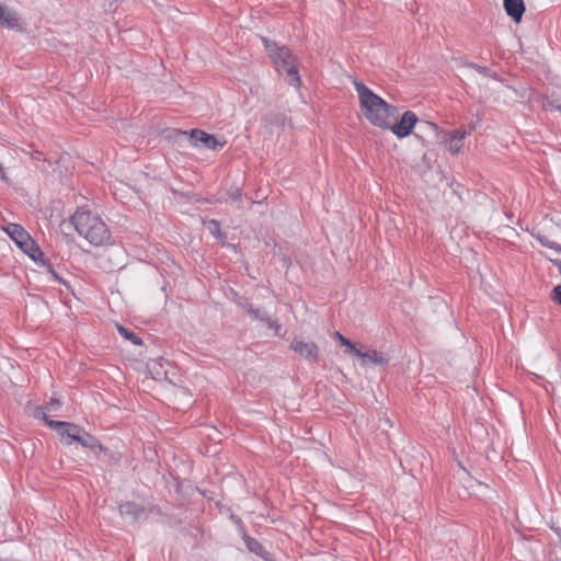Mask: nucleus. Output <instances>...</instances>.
I'll use <instances>...</instances> for the list:
<instances>
[{
  "mask_svg": "<svg viewBox=\"0 0 561 561\" xmlns=\"http://www.w3.org/2000/svg\"><path fill=\"white\" fill-rule=\"evenodd\" d=\"M474 129V124H471L470 131Z\"/></svg>",
  "mask_w": 561,
  "mask_h": 561,
  "instance_id": "nucleus-35",
  "label": "nucleus"
},
{
  "mask_svg": "<svg viewBox=\"0 0 561 561\" xmlns=\"http://www.w3.org/2000/svg\"><path fill=\"white\" fill-rule=\"evenodd\" d=\"M190 141L193 146H203L208 149H216L218 146H224V142H219L214 135H209L201 129L191 130Z\"/></svg>",
  "mask_w": 561,
  "mask_h": 561,
  "instance_id": "nucleus-8",
  "label": "nucleus"
},
{
  "mask_svg": "<svg viewBox=\"0 0 561 561\" xmlns=\"http://www.w3.org/2000/svg\"><path fill=\"white\" fill-rule=\"evenodd\" d=\"M255 545H257V541H254V545L249 543L250 550H253V548H255Z\"/></svg>",
  "mask_w": 561,
  "mask_h": 561,
  "instance_id": "nucleus-33",
  "label": "nucleus"
},
{
  "mask_svg": "<svg viewBox=\"0 0 561 561\" xmlns=\"http://www.w3.org/2000/svg\"><path fill=\"white\" fill-rule=\"evenodd\" d=\"M204 225L207 227L208 231L219 240L225 239V234L221 232L220 222L216 219L204 220Z\"/></svg>",
  "mask_w": 561,
  "mask_h": 561,
  "instance_id": "nucleus-17",
  "label": "nucleus"
},
{
  "mask_svg": "<svg viewBox=\"0 0 561 561\" xmlns=\"http://www.w3.org/2000/svg\"><path fill=\"white\" fill-rule=\"evenodd\" d=\"M255 545H257V541H254V545L249 543L250 550H253V548H255Z\"/></svg>",
  "mask_w": 561,
  "mask_h": 561,
  "instance_id": "nucleus-32",
  "label": "nucleus"
},
{
  "mask_svg": "<svg viewBox=\"0 0 561 561\" xmlns=\"http://www.w3.org/2000/svg\"><path fill=\"white\" fill-rule=\"evenodd\" d=\"M24 253H26L34 262L41 263L44 266L48 267V271L51 273L55 279L59 280V277L51 268V266L44 259V253L39 249V247L35 243V241L30 237L22 245L19 247Z\"/></svg>",
  "mask_w": 561,
  "mask_h": 561,
  "instance_id": "nucleus-7",
  "label": "nucleus"
},
{
  "mask_svg": "<svg viewBox=\"0 0 561 561\" xmlns=\"http://www.w3.org/2000/svg\"><path fill=\"white\" fill-rule=\"evenodd\" d=\"M271 329H274V330H275V332H276V334H278V331H279V330H277V329H276V325H273Z\"/></svg>",
  "mask_w": 561,
  "mask_h": 561,
  "instance_id": "nucleus-34",
  "label": "nucleus"
},
{
  "mask_svg": "<svg viewBox=\"0 0 561 561\" xmlns=\"http://www.w3.org/2000/svg\"><path fill=\"white\" fill-rule=\"evenodd\" d=\"M4 230L18 247L22 245L30 238L25 229L18 224H9Z\"/></svg>",
  "mask_w": 561,
  "mask_h": 561,
  "instance_id": "nucleus-14",
  "label": "nucleus"
},
{
  "mask_svg": "<svg viewBox=\"0 0 561 561\" xmlns=\"http://www.w3.org/2000/svg\"><path fill=\"white\" fill-rule=\"evenodd\" d=\"M550 261L558 266L559 273L561 274V261L558 259H550Z\"/></svg>",
  "mask_w": 561,
  "mask_h": 561,
  "instance_id": "nucleus-30",
  "label": "nucleus"
},
{
  "mask_svg": "<svg viewBox=\"0 0 561 561\" xmlns=\"http://www.w3.org/2000/svg\"><path fill=\"white\" fill-rule=\"evenodd\" d=\"M47 425L51 430L56 431L61 440L67 445H72L76 443V438L79 433L83 432V428H81L79 425L69 422L47 421Z\"/></svg>",
  "mask_w": 561,
  "mask_h": 561,
  "instance_id": "nucleus-5",
  "label": "nucleus"
},
{
  "mask_svg": "<svg viewBox=\"0 0 561 561\" xmlns=\"http://www.w3.org/2000/svg\"><path fill=\"white\" fill-rule=\"evenodd\" d=\"M466 135H467L466 130H460V129H457L449 134H446L444 142H445L446 147L448 148V150L453 154L459 153V151L461 150V148L463 146V139H465Z\"/></svg>",
  "mask_w": 561,
  "mask_h": 561,
  "instance_id": "nucleus-12",
  "label": "nucleus"
},
{
  "mask_svg": "<svg viewBox=\"0 0 561 561\" xmlns=\"http://www.w3.org/2000/svg\"><path fill=\"white\" fill-rule=\"evenodd\" d=\"M537 240L540 242L541 245L552 249L558 253H561V245L550 240L548 237L539 234L537 236Z\"/></svg>",
  "mask_w": 561,
  "mask_h": 561,
  "instance_id": "nucleus-20",
  "label": "nucleus"
},
{
  "mask_svg": "<svg viewBox=\"0 0 561 561\" xmlns=\"http://www.w3.org/2000/svg\"><path fill=\"white\" fill-rule=\"evenodd\" d=\"M76 443H79L83 447L89 448L91 450H103V446L101 445V443L84 430L83 432L79 433V435L76 438Z\"/></svg>",
  "mask_w": 561,
  "mask_h": 561,
  "instance_id": "nucleus-15",
  "label": "nucleus"
},
{
  "mask_svg": "<svg viewBox=\"0 0 561 561\" xmlns=\"http://www.w3.org/2000/svg\"><path fill=\"white\" fill-rule=\"evenodd\" d=\"M255 545H257V541H254V545L249 543L250 550H253V548H255Z\"/></svg>",
  "mask_w": 561,
  "mask_h": 561,
  "instance_id": "nucleus-31",
  "label": "nucleus"
},
{
  "mask_svg": "<svg viewBox=\"0 0 561 561\" xmlns=\"http://www.w3.org/2000/svg\"><path fill=\"white\" fill-rule=\"evenodd\" d=\"M47 409L45 407H36L34 410V416L38 420H43L46 424L47 421H51L47 417Z\"/></svg>",
  "mask_w": 561,
  "mask_h": 561,
  "instance_id": "nucleus-21",
  "label": "nucleus"
},
{
  "mask_svg": "<svg viewBox=\"0 0 561 561\" xmlns=\"http://www.w3.org/2000/svg\"><path fill=\"white\" fill-rule=\"evenodd\" d=\"M0 26L9 30H21L18 13L0 2Z\"/></svg>",
  "mask_w": 561,
  "mask_h": 561,
  "instance_id": "nucleus-9",
  "label": "nucleus"
},
{
  "mask_svg": "<svg viewBox=\"0 0 561 561\" xmlns=\"http://www.w3.org/2000/svg\"><path fill=\"white\" fill-rule=\"evenodd\" d=\"M355 356L362 359V365L365 366L367 364H375V365H387L389 362V358L385 356L382 353L376 351V350H369L367 352H363L357 348Z\"/></svg>",
  "mask_w": 561,
  "mask_h": 561,
  "instance_id": "nucleus-10",
  "label": "nucleus"
},
{
  "mask_svg": "<svg viewBox=\"0 0 561 561\" xmlns=\"http://www.w3.org/2000/svg\"><path fill=\"white\" fill-rule=\"evenodd\" d=\"M469 67L476 69L478 72H480L482 75H488L489 73V68H486V67H482V66H479L477 64H469Z\"/></svg>",
  "mask_w": 561,
  "mask_h": 561,
  "instance_id": "nucleus-25",
  "label": "nucleus"
},
{
  "mask_svg": "<svg viewBox=\"0 0 561 561\" xmlns=\"http://www.w3.org/2000/svg\"><path fill=\"white\" fill-rule=\"evenodd\" d=\"M229 198H230L232 202H239V201H241V192H240L239 190H236L234 192L229 193Z\"/></svg>",
  "mask_w": 561,
  "mask_h": 561,
  "instance_id": "nucleus-27",
  "label": "nucleus"
},
{
  "mask_svg": "<svg viewBox=\"0 0 561 561\" xmlns=\"http://www.w3.org/2000/svg\"><path fill=\"white\" fill-rule=\"evenodd\" d=\"M119 512L122 516H126L131 522L146 517V508L135 502H125L119 505Z\"/></svg>",
  "mask_w": 561,
  "mask_h": 561,
  "instance_id": "nucleus-11",
  "label": "nucleus"
},
{
  "mask_svg": "<svg viewBox=\"0 0 561 561\" xmlns=\"http://www.w3.org/2000/svg\"><path fill=\"white\" fill-rule=\"evenodd\" d=\"M358 94L360 108L366 119L376 127L388 129L390 118L393 117L396 107L389 105L382 98L374 93L363 82H354Z\"/></svg>",
  "mask_w": 561,
  "mask_h": 561,
  "instance_id": "nucleus-1",
  "label": "nucleus"
},
{
  "mask_svg": "<svg viewBox=\"0 0 561 561\" xmlns=\"http://www.w3.org/2000/svg\"><path fill=\"white\" fill-rule=\"evenodd\" d=\"M70 220L78 234L91 245L103 247L111 243V231L98 214L79 208Z\"/></svg>",
  "mask_w": 561,
  "mask_h": 561,
  "instance_id": "nucleus-2",
  "label": "nucleus"
},
{
  "mask_svg": "<svg viewBox=\"0 0 561 561\" xmlns=\"http://www.w3.org/2000/svg\"><path fill=\"white\" fill-rule=\"evenodd\" d=\"M503 5L506 14L515 22H519L525 12V4L523 0H503Z\"/></svg>",
  "mask_w": 561,
  "mask_h": 561,
  "instance_id": "nucleus-13",
  "label": "nucleus"
},
{
  "mask_svg": "<svg viewBox=\"0 0 561 561\" xmlns=\"http://www.w3.org/2000/svg\"><path fill=\"white\" fill-rule=\"evenodd\" d=\"M547 106H548L550 110H554V111H559V112H561V104H557L554 101L548 100V101H547Z\"/></svg>",
  "mask_w": 561,
  "mask_h": 561,
  "instance_id": "nucleus-28",
  "label": "nucleus"
},
{
  "mask_svg": "<svg viewBox=\"0 0 561 561\" xmlns=\"http://www.w3.org/2000/svg\"><path fill=\"white\" fill-rule=\"evenodd\" d=\"M263 43L268 56L273 60L276 71L279 75H286L290 85L299 88L301 80L298 70V61L289 48L286 46H277V44L271 43L265 38H263Z\"/></svg>",
  "mask_w": 561,
  "mask_h": 561,
  "instance_id": "nucleus-3",
  "label": "nucleus"
},
{
  "mask_svg": "<svg viewBox=\"0 0 561 561\" xmlns=\"http://www.w3.org/2000/svg\"><path fill=\"white\" fill-rule=\"evenodd\" d=\"M416 122V114L412 111H407L399 122L392 123V119L390 118V126L388 129H391L397 137L403 138L411 134Z\"/></svg>",
  "mask_w": 561,
  "mask_h": 561,
  "instance_id": "nucleus-6",
  "label": "nucleus"
},
{
  "mask_svg": "<svg viewBox=\"0 0 561 561\" xmlns=\"http://www.w3.org/2000/svg\"><path fill=\"white\" fill-rule=\"evenodd\" d=\"M334 339H336L343 346L346 347L347 353L355 355L357 348L353 342H351L348 339H346L339 331L334 332Z\"/></svg>",
  "mask_w": 561,
  "mask_h": 561,
  "instance_id": "nucleus-19",
  "label": "nucleus"
},
{
  "mask_svg": "<svg viewBox=\"0 0 561 561\" xmlns=\"http://www.w3.org/2000/svg\"><path fill=\"white\" fill-rule=\"evenodd\" d=\"M289 348L307 360L319 362L320 352L314 342H307L299 336H295L289 344Z\"/></svg>",
  "mask_w": 561,
  "mask_h": 561,
  "instance_id": "nucleus-4",
  "label": "nucleus"
},
{
  "mask_svg": "<svg viewBox=\"0 0 561 561\" xmlns=\"http://www.w3.org/2000/svg\"><path fill=\"white\" fill-rule=\"evenodd\" d=\"M248 316L253 319V320H257V321H261V322H264L267 324L268 328H272L273 325H276V329L279 330L280 329V324L271 319L264 309L262 308H255L254 306L250 309Z\"/></svg>",
  "mask_w": 561,
  "mask_h": 561,
  "instance_id": "nucleus-16",
  "label": "nucleus"
},
{
  "mask_svg": "<svg viewBox=\"0 0 561 561\" xmlns=\"http://www.w3.org/2000/svg\"><path fill=\"white\" fill-rule=\"evenodd\" d=\"M59 407H60V401L55 398H51L50 401L47 403V405H45V408L47 409L48 412L55 411V410L59 409Z\"/></svg>",
  "mask_w": 561,
  "mask_h": 561,
  "instance_id": "nucleus-23",
  "label": "nucleus"
},
{
  "mask_svg": "<svg viewBox=\"0 0 561 561\" xmlns=\"http://www.w3.org/2000/svg\"><path fill=\"white\" fill-rule=\"evenodd\" d=\"M0 179L2 181L8 182V176H7L5 169L3 168V165L1 163H0Z\"/></svg>",
  "mask_w": 561,
  "mask_h": 561,
  "instance_id": "nucleus-29",
  "label": "nucleus"
},
{
  "mask_svg": "<svg viewBox=\"0 0 561 561\" xmlns=\"http://www.w3.org/2000/svg\"><path fill=\"white\" fill-rule=\"evenodd\" d=\"M552 299L561 305V285H558L552 290Z\"/></svg>",
  "mask_w": 561,
  "mask_h": 561,
  "instance_id": "nucleus-24",
  "label": "nucleus"
},
{
  "mask_svg": "<svg viewBox=\"0 0 561 561\" xmlns=\"http://www.w3.org/2000/svg\"><path fill=\"white\" fill-rule=\"evenodd\" d=\"M239 307L244 309L247 313H249L250 309L253 307L252 302L248 298H239L238 300Z\"/></svg>",
  "mask_w": 561,
  "mask_h": 561,
  "instance_id": "nucleus-22",
  "label": "nucleus"
},
{
  "mask_svg": "<svg viewBox=\"0 0 561 561\" xmlns=\"http://www.w3.org/2000/svg\"><path fill=\"white\" fill-rule=\"evenodd\" d=\"M423 125H424L427 129L432 130L435 135H437V134H438V127H437V125H436V124L431 123V122H423Z\"/></svg>",
  "mask_w": 561,
  "mask_h": 561,
  "instance_id": "nucleus-26",
  "label": "nucleus"
},
{
  "mask_svg": "<svg viewBox=\"0 0 561 561\" xmlns=\"http://www.w3.org/2000/svg\"><path fill=\"white\" fill-rule=\"evenodd\" d=\"M116 328H117L118 333L123 337H125L126 340L131 342L134 345L142 344V340L137 334H135L133 331L128 330L127 328H125L121 324H116Z\"/></svg>",
  "mask_w": 561,
  "mask_h": 561,
  "instance_id": "nucleus-18",
  "label": "nucleus"
}]
</instances>
